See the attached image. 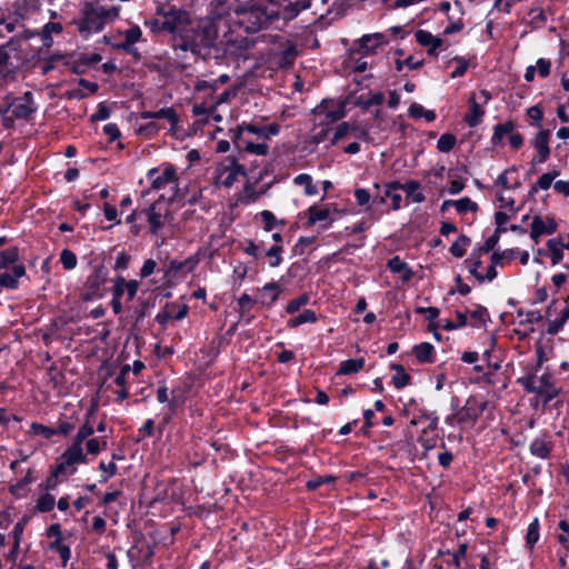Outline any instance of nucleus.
I'll return each instance as SVG.
<instances>
[{
  "label": "nucleus",
  "mask_w": 569,
  "mask_h": 569,
  "mask_svg": "<svg viewBox=\"0 0 569 569\" xmlns=\"http://www.w3.org/2000/svg\"><path fill=\"white\" fill-rule=\"evenodd\" d=\"M221 19L207 17L194 20L188 11L184 21L171 34L172 48L183 52L190 51L202 60L219 59L224 49L219 42Z\"/></svg>",
  "instance_id": "nucleus-1"
},
{
  "label": "nucleus",
  "mask_w": 569,
  "mask_h": 569,
  "mask_svg": "<svg viewBox=\"0 0 569 569\" xmlns=\"http://www.w3.org/2000/svg\"><path fill=\"white\" fill-rule=\"evenodd\" d=\"M274 12L269 0H248L234 8L233 26L242 29L247 34L256 33L274 22L272 17Z\"/></svg>",
  "instance_id": "nucleus-2"
},
{
  "label": "nucleus",
  "mask_w": 569,
  "mask_h": 569,
  "mask_svg": "<svg viewBox=\"0 0 569 569\" xmlns=\"http://www.w3.org/2000/svg\"><path fill=\"white\" fill-rule=\"evenodd\" d=\"M81 18L73 19L74 24L81 34H90L92 32H100L109 21H113L119 17L120 8L103 6L86 1L80 9Z\"/></svg>",
  "instance_id": "nucleus-3"
},
{
  "label": "nucleus",
  "mask_w": 569,
  "mask_h": 569,
  "mask_svg": "<svg viewBox=\"0 0 569 569\" xmlns=\"http://www.w3.org/2000/svg\"><path fill=\"white\" fill-rule=\"evenodd\" d=\"M107 280V268L102 263L94 266L92 272L87 277L83 283L81 299L83 301H91L102 298L104 295V284Z\"/></svg>",
  "instance_id": "nucleus-4"
},
{
  "label": "nucleus",
  "mask_w": 569,
  "mask_h": 569,
  "mask_svg": "<svg viewBox=\"0 0 569 569\" xmlns=\"http://www.w3.org/2000/svg\"><path fill=\"white\" fill-rule=\"evenodd\" d=\"M420 183L416 180H410L406 183L399 181H390L386 183V196H390L392 209L398 210L401 208L402 197L400 193L395 191L403 190L408 198H411L413 202L420 203L425 201V196L419 191Z\"/></svg>",
  "instance_id": "nucleus-5"
},
{
  "label": "nucleus",
  "mask_w": 569,
  "mask_h": 569,
  "mask_svg": "<svg viewBox=\"0 0 569 569\" xmlns=\"http://www.w3.org/2000/svg\"><path fill=\"white\" fill-rule=\"evenodd\" d=\"M246 169L234 157H226L216 168L217 183L230 188L239 176H246Z\"/></svg>",
  "instance_id": "nucleus-6"
},
{
  "label": "nucleus",
  "mask_w": 569,
  "mask_h": 569,
  "mask_svg": "<svg viewBox=\"0 0 569 569\" xmlns=\"http://www.w3.org/2000/svg\"><path fill=\"white\" fill-rule=\"evenodd\" d=\"M187 12L186 9L157 2L156 14L163 18L160 30L172 34L177 27L184 21Z\"/></svg>",
  "instance_id": "nucleus-7"
},
{
  "label": "nucleus",
  "mask_w": 569,
  "mask_h": 569,
  "mask_svg": "<svg viewBox=\"0 0 569 569\" xmlns=\"http://www.w3.org/2000/svg\"><path fill=\"white\" fill-rule=\"evenodd\" d=\"M79 463H88L87 455L83 453L81 445L72 441V445L57 459L56 466L59 471L72 475L76 471L73 467Z\"/></svg>",
  "instance_id": "nucleus-8"
},
{
  "label": "nucleus",
  "mask_w": 569,
  "mask_h": 569,
  "mask_svg": "<svg viewBox=\"0 0 569 569\" xmlns=\"http://www.w3.org/2000/svg\"><path fill=\"white\" fill-rule=\"evenodd\" d=\"M240 29L233 26V20L228 27V30L223 32L222 38H219V42L224 49V53L228 50H232L233 52H243L250 49L253 46V41L250 40L247 36H241L238 33Z\"/></svg>",
  "instance_id": "nucleus-9"
},
{
  "label": "nucleus",
  "mask_w": 569,
  "mask_h": 569,
  "mask_svg": "<svg viewBox=\"0 0 569 569\" xmlns=\"http://www.w3.org/2000/svg\"><path fill=\"white\" fill-rule=\"evenodd\" d=\"M487 407L488 401L480 400L477 396H470L465 406L458 411V423L473 426Z\"/></svg>",
  "instance_id": "nucleus-10"
},
{
  "label": "nucleus",
  "mask_w": 569,
  "mask_h": 569,
  "mask_svg": "<svg viewBox=\"0 0 569 569\" xmlns=\"http://www.w3.org/2000/svg\"><path fill=\"white\" fill-rule=\"evenodd\" d=\"M558 229V223L552 217L533 216L531 222L530 238L538 243L539 238L545 234H553Z\"/></svg>",
  "instance_id": "nucleus-11"
},
{
  "label": "nucleus",
  "mask_w": 569,
  "mask_h": 569,
  "mask_svg": "<svg viewBox=\"0 0 569 569\" xmlns=\"http://www.w3.org/2000/svg\"><path fill=\"white\" fill-rule=\"evenodd\" d=\"M10 109L14 118L28 120L36 111L32 93L27 91L22 97L13 99Z\"/></svg>",
  "instance_id": "nucleus-12"
},
{
  "label": "nucleus",
  "mask_w": 569,
  "mask_h": 569,
  "mask_svg": "<svg viewBox=\"0 0 569 569\" xmlns=\"http://www.w3.org/2000/svg\"><path fill=\"white\" fill-rule=\"evenodd\" d=\"M177 182H178V174H177L176 168L172 164H167L163 169L162 174L152 179L151 189L160 190V189L164 188L168 183H176V192L169 199L170 202H173L174 199L179 197V189H178Z\"/></svg>",
  "instance_id": "nucleus-13"
},
{
  "label": "nucleus",
  "mask_w": 569,
  "mask_h": 569,
  "mask_svg": "<svg viewBox=\"0 0 569 569\" xmlns=\"http://www.w3.org/2000/svg\"><path fill=\"white\" fill-rule=\"evenodd\" d=\"M101 60V54L97 52L91 54L81 53L77 59L68 62L67 64L69 66L72 73L84 74L91 66L99 63Z\"/></svg>",
  "instance_id": "nucleus-14"
},
{
  "label": "nucleus",
  "mask_w": 569,
  "mask_h": 569,
  "mask_svg": "<svg viewBox=\"0 0 569 569\" xmlns=\"http://www.w3.org/2000/svg\"><path fill=\"white\" fill-rule=\"evenodd\" d=\"M538 254H548L552 266H557L563 259V240L561 237L551 238L546 243V249H538Z\"/></svg>",
  "instance_id": "nucleus-15"
},
{
  "label": "nucleus",
  "mask_w": 569,
  "mask_h": 569,
  "mask_svg": "<svg viewBox=\"0 0 569 569\" xmlns=\"http://www.w3.org/2000/svg\"><path fill=\"white\" fill-rule=\"evenodd\" d=\"M162 199L163 196H161L158 201L153 202L149 208L142 211V213L147 216L150 226V232L153 234H157L164 224L163 218L166 214H163L160 210V201Z\"/></svg>",
  "instance_id": "nucleus-16"
},
{
  "label": "nucleus",
  "mask_w": 569,
  "mask_h": 569,
  "mask_svg": "<svg viewBox=\"0 0 569 569\" xmlns=\"http://www.w3.org/2000/svg\"><path fill=\"white\" fill-rule=\"evenodd\" d=\"M248 131L263 139V127H258L252 123H242L229 130V136L237 149L242 148V132Z\"/></svg>",
  "instance_id": "nucleus-17"
},
{
  "label": "nucleus",
  "mask_w": 569,
  "mask_h": 569,
  "mask_svg": "<svg viewBox=\"0 0 569 569\" xmlns=\"http://www.w3.org/2000/svg\"><path fill=\"white\" fill-rule=\"evenodd\" d=\"M468 103L469 110L465 114L463 120L470 128H475L482 121V117L485 116V109L481 107L480 103L476 101L475 92L470 94Z\"/></svg>",
  "instance_id": "nucleus-18"
},
{
  "label": "nucleus",
  "mask_w": 569,
  "mask_h": 569,
  "mask_svg": "<svg viewBox=\"0 0 569 569\" xmlns=\"http://www.w3.org/2000/svg\"><path fill=\"white\" fill-rule=\"evenodd\" d=\"M416 41L422 46L428 47V54L429 56H437V49H439L442 46V39L435 37L431 32L426 30H417L415 33Z\"/></svg>",
  "instance_id": "nucleus-19"
},
{
  "label": "nucleus",
  "mask_w": 569,
  "mask_h": 569,
  "mask_svg": "<svg viewBox=\"0 0 569 569\" xmlns=\"http://www.w3.org/2000/svg\"><path fill=\"white\" fill-rule=\"evenodd\" d=\"M551 132L550 130H541L533 140V147L538 151V163H543L550 156L549 140Z\"/></svg>",
  "instance_id": "nucleus-20"
},
{
  "label": "nucleus",
  "mask_w": 569,
  "mask_h": 569,
  "mask_svg": "<svg viewBox=\"0 0 569 569\" xmlns=\"http://www.w3.org/2000/svg\"><path fill=\"white\" fill-rule=\"evenodd\" d=\"M26 274V268L23 264H14L11 272L4 271L0 273V287L8 289H16L18 287V279Z\"/></svg>",
  "instance_id": "nucleus-21"
},
{
  "label": "nucleus",
  "mask_w": 569,
  "mask_h": 569,
  "mask_svg": "<svg viewBox=\"0 0 569 569\" xmlns=\"http://www.w3.org/2000/svg\"><path fill=\"white\" fill-rule=\"evenodd\" d=\"M536 393L543 396L546 401H550L556 398L559 393V390L553 386L551 375L543 373L538 379V385L536 386Z\"/></svg>",
  "instance_id": "nucleus-22"
},
{
  "label": "nucleus",
  "mask_w": 569,
  "mask_h": 569,
  "mask_svg": "<svg viewBox=\"0 0 569 569\" xmlns=\"http://www.w3.org/2000/svg\"><path fill=\"white\" fill-rule=\"evenodd\" d=\"M141 119H166L170 122L172 128H176L179 122V117L173 108H162L158 111H142Z\"/></svg>",
  "instance_id": "nucleus-23"
},
{
  "label": "nucleus",
  "mask_w": 569,
  "mask_h": 569,
  "mask_svg": "<svg viewBox=\"0 0 569 569\" xmlns=\"http://www.w3.org/2000/svg\"><path fill=\"white\" fill-rule=\"evenodd\" d=\"M412 353L420 363L435 362V348L429 342H421L412 348Z\"/></svg>",
  "instance_id": "nucleus-24"
},
{
  "label": "nucleus",
  "mask_w": 569,
  "mask_h": 569,
  "mask_svg": "<svg viewBox=\"0 0 569 569\" xmlns=\"http://www.w3.org/2000/svg\"><path fill=\"white\" fill-rule=\"evenodd\" d=\"M359 43L365 54L373 53L379 46L386 43V36L383 33L365 34Z\"/></svg>",
  "instance_id": "nucleus-25"
},
{
  "label": "nucleus",
  "mask_w": 569,
  "mask_h": 569,
  "mask_svg": "<svg viewBox=\"0 0 569 569\" xmlns=\"http://www.w3.org/2000/svg\"><path fill=\"white\" fill-rule=\"evenodd\" d=\"M388 269L393 273H400L403 282L411 280L413 272L409 268L408 263L401 260L398 256L392 257L388 263Z\"/></svg>",
  "instance_id": "nucleus-26"
},
{
  "label": "nucleus",
  "mask_w": 569,
  "mask_h": 569,
  "mask_svg": "<svg viewBox=\"0 0 569 569\" xmlns=\"http://www.w3.org/2000/svg\"><path fill=\"white\" fill-rule=\"evenodd\" d=\"M154 298L149 296L147 298L144 297H139L134 307H133V318H134V321L136 323H139L141 322L150 308H152L154 306Z\"/></svg>",
  "instance_id": "nucleus-27"
},
{
  "label": "nucleus",
  "mask_w": 569,
  "mask_h": 569,
  "mask_svg": "<svg viewBox=\"0 0 569 569\" xmlns=\"http://www.w3.org/2000/svg\"><path fill=\"white\" fill-rule=\"evenodd\" d=\"M552 448L553 445L551 441H547L543 438H536L530 445V452L540 459H548Z\"/></svg>",
  "instance_id": "nucleus-28"
},
{
  "label": "nucleus",
  "mask_w": 569,
  "mask_h": 569,
  "mask_svg": "<svg viewBox=\"0 0 569 569\" xmlns=\"http://www.w3.org/2000/svg\"><path fill=\"white\" fill-rule=\"evenodd\" d=\"M391 370L395 371L392 376L391 382L397 389H402L410 385L411 376L406 372L405 367L400 363H392L390 366Z\"/></svg>",
  "instance_id": "nucleus-29"
},
{
  "label": "nucleus",
  "mask_w": 569,
  "mask_h": 569,
  "mask_svg": "<svg viewBox=\"0 0 569 569\" xmlns=\"http://www.w3.org/2000/svg\"><path fill=\"white\" fill-rule=\"evenodd\" d=\"M240 153V159H244L246 153H254L259 156H266L269 151V146L267 143H253L251 141H247L242 139V148L238 149Z\"/></svg>",
  "instance_id": "nucleus-30"
},
{
  "label": "nucleus",
  "mask_w": 569,
  "mask_h": 569,
  "mask_svg": "<svg viewBox=\"0 0 569 569\" xmlns=\"http://www.w3.org/2000/svg\"><path fill=\"white\" fill-rule=\"evenodd\" d=\"M317 321V315L313 310L305 309L299 316L290 318L287 322L289 328H296L303 323H313Z\"/></svg>",
  "instance_id": "nucleus-31"
},
{
  "label": "nucleus",
  "mask_w": 569,
  "mask_h": 569,
  "mask_svg": "<svg viewBox=\"0 0 569 569\" xmlns=\"http://www.w3.org/2000/svg\"><path fill=\"white\" fill-rule=\"evenodd\" d=\"M515 123L512 121H507L505 123H498L493 127V134L491 137L492 144H498L502 141L506 134H509L513 131Z\"/></svg>",
  "instance_id": "nucleus-32"
},
{
  "label": "nucleus",
  "mask_w": 569,
  "mask_h": 569,
  "mask_svg": "<svg viewBox=\"0 0 569 569\" xmlns=\"http://www.w3.org/2000/svg\"><path fill=\"white\" fill-rule=\"evenodd\" d=\"M365 366V359L358 358V359H348L346 361H342L339 368L338 373L339 375H351L359 372Z\"/></svg>",
  "instance_id": "nucleus-33"
},
{
  "label": "nucleus",
  "mask_w": 569,
  "mask_h": 569,
  "mask_svg": "<svg viewBox=\"0 0 569 569\" xmlns=\"http://www.w3.org/2000/svg\"><path fill=\"white\" fill-rule=\"evenodd\" d=\"M19 259V250L17 247H11L0 252V270L8 269L9 266L17 264Z\"/></svg>",
  "instance_id": "nucleus-34"
},
{
  "label": "nucleus",
  "mask_w": 569,
  "mask_h": 569,
  "mask_svg": "<svg viewBox=\"0 0 569 569\" xmlns=\"http://www.w3.org/2000/svg\"><path fill=\"white\" fill-rule=\"evenodd\" d=\"M171 396H172L171 399H169V401H167L169 413H167L163 417V425H167L170 421L171 416L176 412L178 407L183 403V398H182L181 391L179 389L172 390Z\"/></svg>",
  "instance_id": "nucleus-35"
},
{
  "label": "nucleus",
  "mask_w": 569,
  "mask_h": 569,
  "mask_svg": "<svg viewBox=\"0 0 569 569\" xmlns=\"http://www.w3.org/2000/svg\"><path fill=\"white\" fill-rule=\"evenodd\" d=\"M66 475L67 473H64L63 471H59L58 467L54 465L50 470V475L39 487L46 490L47 492H49L50 490H54L59 485V477Z\"/></svg>",
  "instance_id": "nucleus-36"
},
{
  "label": "nucleus",
  "mask_w": 569,
  "mask_h": 569,
  "mask_svg": "<svg viewBox=\"0 0 569 569\" xmlns=\"http://www.w3.org/2000/svg\"><path fill=\"white\" fill-rule=\"evenodd\" d=\"M92 412H93V409H91L89 412H88V416H87V420L84 421V423L79 428L77 435L74 436L73 438V442H77L79 445L82 446L83 441L86 439H88L90 436L93 435L94 430H93V427L91 426L89 419L90 417L92 416Z\"/></svg>",
  "instance_id": "nucleus-37"
},
{
  "label": "nucleus",
  "mask_w": 569,
  "mask_h": 569,
  "mask_svg": "<svg viewBox=\"0 0 569 569\" xmlns=\"http://www.w3.org/2000/svg\"><path fill=\"white\" fill-rule=\"evenodd\" d=\"M54 497L51 493L46 492L38 498L34 506V511L42 513L50 512L54 508Z\"/></svg>",
  "instance_id": "nucleus-38"
},
{
  "label": "nucleus",
  "mask_w": 569,
  "mask_h": 569,
  "mask_svg": "<svg viewBox=\"0 0 569 569\" xmlns=\"http://www.w3.org/2000/svg\"><path fill=\"white\" fill-rule=\"evenodd\" d=\"M518 253H519V251L517 249H507L503 251H495L491 254L490 261L492 262V264L502 266L505 261L506 262L512 261Z\"/></svg>",
  "instance_id": "nucleus-39"
},
{
  "label": "nucleus",
  "mask_w": 569,
  "mask_h": 569,
  "mask_svg": "<svg viewBox=\"0 0 569 569\" xmlns=\"http://www.w3.org/2000/svg\"><path fill=\"white\" fill-rule=\"evenodd\" d=\"M479 252L472 253L467 260L466 263L468 264L469 272L479 281L483 282L482 273L479 271L482 262L480 260Z\"/></svg>",
  "instance_id": "nucleus-40"
},
{
  "label": "nucleus",
  "mask_w": 569,
  "mask_h": 569,
  "mask_svg": "<svg viewBox=\"0 0 569 569\" xmlns=\"http://www.w3.org/2000/svg\"><path fill=\"white\" fill-rule=\"evenodd\" d=\"M471 240L469 237L461 234L449 248L450 253L453 257L461 258L466 253V247L470 244Z\"/></svg>",
  "instance_id": "nucleus-41"
},
{
  "label": "nucleus",
  "mask_w": 569,
  "mask_h": 569,
  "mask_svg": "<svg viewBox=\"0 0 569 569\" xmlns=\"http://www.w3.org/2000/svg\"><path fill=\"white\" fill-rule=\"evenodd\" d=\"M330 211L329 209L318 208L317 206H311L308 209V224L313 226L318 221H322L329 218Z\"/></svg>",
  "instance_id": "nucleus-42"
},
{
  "label": "nucleus",
  "mask_w": 569,
  "mask_h": 569,
  "mask_svg": "<svg viewBox=\"0 0 569 569\" xmlns=\"http://www.w3.org/2000/svg\"><path fill=\"white\" fill-rule=\"evenodd\" d=\"M7 44L0 46V78H7L11 72L10 54L7 51Z\"/></svg>",
  "instance_id": "nucleus-43"
},
{
  "label": "nucleus",
  "mask_w": 569,
  "mask_h": 569,
  "mask_svg": "<svg viewBox=\"0 0 569 569\" xmlns=\"http://www.w3.org/2000/svg\"><path fill=\"white\" fill-rule=\"evenodd\" d=\"M457 144V138L452 133H443L440 136L437 142V149L440 152H450Z\"/></svg>",
  "instance_id": "nucleus-44"
},
{
  "label": "nucleus",
  "mask_w": 569,
  "mask_h": 569,
  "mask_svg": "<svg viewBox=\"0 0 569 569\" xmlns=\"http://www.w3.org/2000/svg\"><path fill=\"white\" fill-rule=\"evenodd\" d=\"M293 182L297 184V186H303L305 187V192L306 194L308 196H313L317 193V188L313 186L312 183V178L311 176L307 174V173H300L298 174L295 179H293Z\"/></svg>",
  "instance_id": "nucleus-45"
},
{
  "label": "nucleus",
  "mask_w": 569,
  "mask_h": 569,
  "mask_svg": "<svg viewBox=\"0 0 569 569\" xmlns=\"http://www.w3.org/2000/svg\"><path fill=\"white\" fill-rule=\"evenodd\" d=\"M539 539V521L538 519H533L531 523H529L526 535V545L529 549H532L536 542Z\"/></svg>",
  "instance_id": "nucleus-46"
},
{
  "label": "nucleus",
  "mask_w": 569,
  "mask_h": 569,
  "mask_svg": "<svg viewBox=\"0 0 569 569\" xmlns=\"http://www.w3.org/2000/svg\"><path fill=\"white\" fill-rule=\"evenodd\" d=\"M455 208L460 214L467 213L468 211L477 212L479 209L478 204L468 197L455 200Z\"/></svg>",
  "instance_id": "nucleus-47"
},
{
  "label": "nucleus",
  "mask_w": 569,
  "mask_h": 569,
  "mask_svg": "<svg viewBox=\"0 0 569 569\" xmlns=\"http://www.w3.org/2000/svg\"><path fill=\"white\" fill-rule=\"evenodd\" d=\"M528 14L531 16L530 27L532 29L541 28L547 22V17L542 9H539V8L530 9Z\"/></svg>",
  "instance_id": "nucleus-48"
},
{
  "label": "nucleus",
  "mask_w": 569,
  "mask_h": 569,
  "mask_svg": "<svg viewBox=\"0 0 569 569\" xmlns=\"http://www.w3.org/2000/svg\"><path fill=\"white\" fill-rule=\"evenodd\" d=\"M282 251H283V249L279 244H273L272 247H270L267 250L266 256L270 259L269 260L270 267L276 268V267L280 266V263L282 262V257H281Z\"/></svg>",
  "instance_id": "nucleus-49"
},
{
  "label": "nucleus",
  "mask_w": 569,
  "mask_h": 569,
  "mask_svg": "<svg viewBox=\"0 0 569 569\" xmlns=\"http://www.w3.org/2000/svg\"><path fill=\"white\" fill-rule=\"evenodd\" d=\"M60 261L66 270H71L76 268L78 259L71 250L63 249L60 253Z\"/></svg>",
  "instance_id": "nucleus-50"
},
{
  "label": "nucleus",
  "mask_w": 569,
  "mask_h": 569,
  "mask_svg": "<svg viewBox=\"0 0 569 569\" xmlns=\"http://www.w3.org/2000/svg\"><path fill=\"white\" fill-rule=\"evenodd\" d=\"M264 296L269 295L270 299L268 301V305L271 306L274 303L279 297V295L282 292L281 287L276 282H269L263 286L262 288Z\"/></svg>",
  "instance_id": "nucleus-51"
},
{
  "label": "nucleus",
  "mask_w": 569,
  "mask_h": 569,
  "mask_svg": "<svg viewBox=\"0 0 569 569\" xmlns=\"http://www.w3.org/2000/svg\"><path fill=\"white\" fill-rule=\"evenodd\" d=\"M352 131V123L350 122H341L337 126L335 134L331 139V144L335 146L340 139L350 134Z\"/></svg>",
  "instance_id": "nucleus-52"
},
{
  "label": "nucleus",
  "mask_w": 569,
  "mask_h": 569,
  "mask_svg": "<svg viewBox=\"0 0 569 569\" xmlns=\"http://www.w3.org/2000/svg\"><path fill=\"white\" fill-rule=\"evenodd\" d=\"M309 302V296L303 293L296 299H292L288 302L286 307V311L290 315L296 313L302 306Z\"/></svg>",
  "instance_id": "nucleus-53"
},
{
  "label": "nucleus",
  "mask_w": 569,
  "mask_h": 569,
  "mask_svg": "<svg viewBox=\"0 0 569 569\" xmlns=\"http://www.w3.org/2000/svg\"><path fill=\"white\" fill-rule=\"evenodd\" d=\"M336 478L332 476H319L317 478L307 481L306 487L310 491L317 490L319 487L326 483L335 482Z\"/></svg>",
  "instance_id": "nucleus-54"
},
{
  "label": "nucleus",
  "mask_w": 569,
  "mask_h": 569,
  "mask_svg": "<svg viewBox=\"0 0 569 569\" xmlns=\"http://www.w3.org/2000/svg\"><path fill=\"white\" fill-rule=\"evenodd\" d=\"M423 64L422 60H416L412 56H409L405 60H396V69L397 71H401L403 66H407L411 70H417L421 68Z\"/></svg>",
  "instance_id": "nucleus-55"
},
{
  "label": "nucleus",
  "mask_w": 569,
  "mask_h": 569,
  "mask_svg": "<svg viewBox=\"0 0 569 569\" xmlns=\"http://www.w3.org/2000/svg\"><path fill=\"white\" fill-rule=\"evenodd\" d=\"M559 173L560 172L558 170H553L541 174L540 178L537 180V186H539V188L542 190H548L551 187L552 181L555 180V178L559 176Z\"/></svg>",
  "instance_id": "nucleus-56"
},
{
  "label": "nucleus",
  "mask_w": 569,
  "mask_h": 569,
  "mask_svg": "<svg viewBox=\"0 0 569 569\" xmlns=\"http://www.w3.org/2000/svg\"><path fill=\"white\" fill-rule=\"evenodd\" d=\"M254 306V300L248 295L243 293L238 299V311L243 317L247 312H249Z\"/></svg>",
  "instance_id": "nucleus-57"
},
{
  "label": "nucleus",
  "mask_w": 569,
  "mask_h": 569,
  "mask_svg": "<svg viewBox=\"0 0 569 569\" xmlns=\"http://www.w3.org/2000/svg\"><path fill=\"white\" fill-rule=\"evenodd\" d=\"M124 293L127 295V301H131L138 293L140 282L136 279L127 280L124 278Z\"/></svg>",
  "instance_id": "nucleus-58"
},
{
  "label": "nucleus",
  "mask_w": 569,
  "mask_h": 569,
  "mask_svg": "<svg viewBox=\"0 0 569 569\" xmlns=\"http://www.w3.org/2000/svg\"><path fill=\"white\" fill-rule=\"evenodd\" d=\"M356 139L370 142L372 140L369 130L360 124L352 123V131L350 132Z\"/></svg>",
  "instance_id": "nucleus-59"
},
{
  "label": "nucleus",
  "mask_w": 569,
  "mask_h": 569,
  "mask_svg": "<svg viewBox=\"0 0 569 569\" xmlns=\"http://www.w3.org/2000/svg\"><path fill=\"white\" fill-rule=\"evenodd\" d=\"M173 309H176V303H167L164 310L156 316V321L159 325L164 326L170 319H172Z\"/></svg>",
  "instance_id": "nucleus-60"
},
{
  "label": "nucleus",
  "mask_w": 569,
  "mask_h": 569,
  "mask_svg": "<svg viewBox=\"0 0 569 569\" xmlns=\"http://www.w3.org/2000/svg\"><path fill=\"white\" fill-rule=\"evenodd\" d=\"M297 53L298 52H297L296 44L288 41L287 47L282 51L283 64H292V62L295 61V59L297 57Z\"/></svg>",
  "instance_id": "nucleus-61"
},
{
  "label": "nucleus",
  "mask_w": 569,
  "mask_h": 569,
  "mask_svg": "<svg viewBox=\"0 0 569 569\" xmlns=\"http://www.w3.org/2000/svg\"><path fill=\"white\" fill-rule=\"evenodd\" d=\"M107 447V441L100 442L97 438H91L87 441L86 448L87 453L89 455H98L101 449H104Z\"/></svg>",
  "instance_id": "nucleus-62"
},
{
  "label": "nucleus",
  "mask_w": 569,
  "mask_h": 569,
  "mask_svg": "<svg viewBox=\"0 0 569 569\" xmlns=\"http://www.w3.org/2000/svg\"><path fill=\"white\" fill-rule=\"evenodd\" d=\"M110 117V109L104 102L98 104L97 111L90 117L92 122L106 120Z\"/></svg>",
  "instance_id": "nucleus-63"
},
{
  "label": "nucleus",
  "mask_w": 569,
  "mask_h": 569,
  "mask_svg": "<svg viewBox=\"0 0 569 569\" xmlns=\"http://www.w3.org/2000/svg\"><path fill=\"white\" fill-rule=\"evenodd\" d=\"M260 217L263 222V229L266 231H271L277 223L274 214L269 210H263L260 212Z\"/></svg>",
  "instance_id": "nucleus-64"
}]
</instances>
